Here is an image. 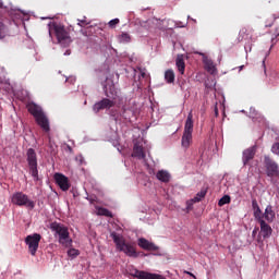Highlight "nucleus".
Instances as JSON below:
<instances>
[{
	"mask_svg": "<svg viewBox=\"0 0 279 279\" xmlns=\"http://www.w3.org/2000/svg\"><path fill=\"white\" fill-rule=\"evenodd\" d=\"M48 32H49L50 38L54 34V36H56L59 45H61V47H69V45H71V43H73V39H71V35L69 34V31L62 24H58V23L49 24Z\"/></svg>",
	"mask_w": 279,
	"mask_h": 279,
	"instance_id": "f257e3e1",
	"label": "nucleus"
},
{
	"mask_svg": "<svg viewBox=\"0 0 279 279\" xmlns=\"http://www.w3.org/2000/svg\"><path fill=\"white\" fill-rule=\"evenodd\" d=\"M110 236L116 243L118 252H123V254L130 258H138V252H136V246H134V244L126 242L125 238L119 235L114 231L111 232Z\"/></svg>",
	"mask_w": 279,
	"mask_h": 279,
	"instance_id": "f03ea898",
	"label": "nucleus"
},
{
	"mask_svg": "<svg viewBox=\"0 0 279 279\" xmlns=\"http://www.w3.org/2000/svg\"><path fill=\"white\" fill-rule=\"evenodd\" d=\"M26 108L28 112L34 117L37 125H39L44 132H49L51 130L49 126V119L40 106L36 105L35 102H29Z\"/></svg>",
	"mask_w": 279,
	"mask_h": 279,
	"instance_id": "7ed1b4c3",
	"label": "nucleus"
},
{
	"mask_svg": "<svg viewBox=\"0 0 279 279\" xmlns=\"http://www.w3.org/2000/svg\"><path fill=\"white\" fill-rule=\"evenodd\" d=\"M50 229L52 230V232H56V234H58L59 243L63 245V247H71L73 240H71V236L69 234V228L60 222H51Z\"/></svg>",
	"mask_w": 279,
	"mask_h": 279,
	"instance_id": "20e7f679",
	"label": "nucleus"
},
{
	"mask_svg": "<svg viewBox=\"0 0 279 279\" xmlns=\"http://www.w3.org/2000/svg\"><path fill=\"white\" fill-rule=\"evenodd\" d=\"M193 112L187 114V119L185 121L184 131L181 140V145L184 149H189L191 147V143H193Z\"/></svg>",
	"mask_w": 279,
	"mask_h": 279,
	"instance_id": "39448f33",
	"label": "nucleus"
},
{
	"mask_svg": "<svg viewBox=\"0 0 279 279\" xmlns=\"http://www.w3.org/2000/svg\"><path fill=\"white\" fill-rule=\"evenodd\" d=\"M26 160L28 162L29 173L35 182H38V156L34 148H28L26 151Z\"/></svg>",
	"mask_w": 279,
	"mask_h": 279,
	"instance_id": "423d86ee",
	"label": "nucleus"
},
{
	"mask_svg": "<svg viewBox=\"0 0 279 279\" xmlns=\"http://www.w3.org/2000/svg\"><path fill=\"white\" fill-rule=\"evenodd\" d=\"M12 204L15 206H25V208H29V210H34L36 207V203L29 199V196L23 192H16L11 197Z\"/></svg>",
	"mask_w": 279,
	"mask_h": 279,
	"instance_id": "0eeeda50",
	"label": "nucleus"
},
{
	"mask_svg": "<svg viewBox=\"0 0 279 279\" xmlns=\"http://www.w3.org/2000/svg\"><path fill=\"white\" fill-rule=\"evenodd\" d=\"M41 239L43 235L39 233H33L25 238V244L27 245L28 252L32 256H36V252H38Z\"/></svg>",
	"mask_w": 279,
	"mask_h": 279,
	"instance_id": "6e6552de",
	"label": "nucleus"
},
{
	"mask_svg": "<svg viewBox=\"0 0 279 279\" xmlns=\"http://www.w3.org/2000/svg\"><path fill=\"white\" fill-rule=\"evenodd\" d=\"M102 88L107 98L113 101L119 99V90L117 89V86H114L113 80L106 78V81L102 83Z\"/></svg>",
	"mask_w": 279,
	"mask_h": 279,
	"instance_id": "1a4fd4ad",
	"label": "nucleus"
},
{
	"mask_svg": "<svg viewBox=\"0 0 279 279\" xmlns=\"http://www.w3.org/2000/svg\"><path fill=\"white\" fill-rule=\"evenodd\" d=\"M264 165L266 167L268 178H275L278 175V163H276L269 156L264 157Z\"/></svg>",
	"mask_w": 279,
	"mask_h": 279,
	"instance_id": "9d476101",
	"label": "nucleus"
},
{
	"mask_svg": "<svg viewBox=\"0 0 279 279\" xmlns=\"http://www.w3.org/2000/svg\"><path fill=\"white\" fill-rule=\"evenodd\" d=\"M116 105V100H112L111 98H104L94 105V110L95 112H99L100 110H110V108H114Z\"/></svg>",
	"mask_w": 279,
	"mask_h": 279,
	"instance_id": "9b49d317",
	"label": "nucleus"
},
{
	"mask_svg": "<svg viewBox=\"0 0 279 279\" xmlns=\"http://www.w3.org/2000/svg\"><path fill=\"white\" fill-rule=\"evenodd\" d=\"M54 182L59 186V189H61V191H69V189H71L69 178L60 172L54 173Z\"/></svg>",
	"mask_w": 279,
	"mask_h": 279,
	"instance_id": "f8f14e48",
	"label": "nucleus"
},
{
	"mask_svg": "<svg viewBox=\"0 0 279 279\" xmlns=\"http://www.w3.org/2000/svg\"><path fill=\"white\" fill-rule=\"evenodd\" d=\"M255 156H256V146L246 148L242 154V161L244 167H247V165H250V161L254 160Z\"/></svg>",
	"mask_w": 279,
	"mask_h": 279,
	"instance_id": "ddd939ff",
	"label": "nucleus"
},
{
	"mask_svg": "<svg viewBox=\"0 0 279 279\" xmlns=\"http://www.w3.org/2000/svg\"><path fill=\"white\" fill-rule=\"evenodd\" d=\"M137 245L138 247H141L142 250H146L147 252H158V246L153 242H149L145 238H140L137 240Z\"/></svg>",
	"mask_w": 279,
	"mask_h": 279,
	"instance_id": "4468645a",
	"label": "nucleus"
},
{
	"mask_svg": "<svg viewBox=\"0 0 279 279\" xmlns=\"http://www.w3.org/2000/svg\"><path fill=\"white\" fill-rule=\"evenodd\" d=\"M262 217L264 221H267V223H274V220L276 219V211H274V206H266L265 213L263 214Z\"/></svg>",
	"mask_w": 279,
	"mask_h": 279,
	"instance_id": "2eb2a0df",
	"label": "nucleus"
},
{
	"mask_svg": "<svg viewBox=\"0 0 279 279\" xmlns=\"http://www.w3.org/2000/svg\"><path fill=\"white\" fill-rule=\"evenodd\" d=\"M258 223L260 226V234L263 239H269L271 236V232H274L271 226H269L265 220H260Z\"/></svg>",
	"mask_w": 279,
	"mask_h": 279,
	"instance_id": "dca6fc26",
	"label": "nucleus"
},
{
	"mask_svg": "<svg viewBox=\"0 0 279 279\" xmlns=\"http://www.w3.org/2000/svg\"><path fill=\"white\" fill-rule=\"evenodd\" d=\"M132 157L138 158V160L145 159V150L143 149V146L134 144Z\"/></svg>",
	"mask_w": 279,
	"mask_h": 279,
	"instance_id": "f3484780",
	"label": "nucleus"
},
{
	"mask_svg": "<svg viewBox=\"0 0 279 279\" xmlns=\"http://www.w3.org/2000/svg\"><path fill=\"white\" fill-rule=\"evenodd\" d=\"M175 66L179 73H181V75H184V71L186 69V63L184 62V58L178 57L175 60Z\"/></svg>",
	"mask_w": 279,
	"mask_h": 279,
	"instance_id": "a211bd4d",
	"label": "nucleus"
},
{
	"mask_svg": "<svg viewBox=\"0 0 279 279\" xmlns=\"http://www.w3.org/2000/svg\"><path fill=\"white\" fill-rule=\"evenodd\" d=\"M156 178L160 182H169V180H171V174H169V172L166 170H159L156 174Z\"/></svg>",
	"mask_w": 279,
	"mask_h": 279,
	"instance_id": "6ab92c4d",
	"label": "nucleus"
},
{
	"mask_svg": "<svg viewBox=\"0 0 279 279\" xmlns=\"http://www.w3.org/2000/svg\"><path fill=\"white\" fill-rule=\"evenodd\" d=\"M239 38L240 40H250L252 38V29L242 28Z\"/></svg>",
	"mask_w": 279,
	"mask_h": 279,
	"instance_id": "aec40b11",
	"label": "nucleus"
},
{
	"mask_svg": "<svg viewBox=\"0 0 279 279\" xmlns=\"http://www.w3.org/2000/svg\"><path fill=\"white\" fill-rule=\"evenodd\" d=\"M165 80L167 84H173V82H175V72H173V70H167L165 72Z\"/></svg>",
	"mask_w": 279,
	"mask_h": 279,
	"instance_id": "412c9836",
	"label": "nucleus"
},
{
	"mask_svg": "<svg viewBox=\"0 0 279 279\" xmlns=\"http://www.w3.org/2000/svg\"><path fill=\"white\" fill-rule=\"evenodd\" d=\"M205 69L211 75H215V72L217 71V68H215V63L211 60L205 61Z\"/></svg>",
	"mask_w": 279,
	"mask_h": 279,
	"instance_id": "4be33fe9",
	"label": "nucleus"
},
{
	"mask_svg": "<svg viewBox=\"0 0 279 279\" xmlns=\"http://www.w3.org/2000/svg\"><path fill=\"white\" fill-rule=\"evenodd\" d=\"M97 215L100 217H110L112 218V211L108 210L107 208L104 207H98L97 208Z\"/></svg>",
	"mask_w": 279,
	"mask_h": 279,
	"instance_id": "5701e85b",
	"label": "nucleus"
},
{
	"mask_svg": "<svg viewBox=\"0 0 279 279\" xmlns=\"http://www.w3.org/2000/svg\"><path fill=\"white\" fill-rule=\"evenodd\" d=\"M206 197V190H203L196 194L194 198H192L190 202L191 204H197L201 199H204Z\"/></svg>",
	"mask_w": 279,
	"mask_h": 279,
	"instance_id": "b1692460",
	"label": "nucleus"
},
{
	"mask_svg": "<svg viewBox=\"0 0 279 279\" xmlns=\"http://www.w3.org/2000/svg\"><path fill=\"white\" fill-rule=\"evenodd\" d=\"M253 215H254V218L256 219V221H264L265 219H263V210H260V207H257V209H254L253 210Z\"/></svg>",
	"mask_w": 279,
	"mask_h": 279,
	"instance_id": "393cba45",
	"label": "nucleus"
},
{
	"mask_svg": "<svg viewBox=\"0 0 279 279\" xmlns=\"http://www.w3.org/2000/svg\"><path fill=\"white\" fill-rule=\"evenodd\" d=\"M119 41L120 43H131L132 41V36H130L128 33H122L119 35Z\"/></svg>",
	"mask_w": 279,
	"mask_h": 279,
	"instance_id": "a878e982",
	"label": "nucleus"
},
{
	"mask_svg": "<svg viewBox=\"0 0 279 279\" xmlns=\"http://www.w3.org/2000/svg\"><path fill=\"white\" fill-rule=\"evenodd\" d=\"M5 36H8V26L0 22V39H3Z\"/></svg>",
	"mask_w": 279,
	"mask_h": 279,
	"instance_id": "bb28decb",
	"label": "nucleus"
},
{
	"mask_svg": "<svg viewBox=\"0 0 279 279\" xmlns=\"http://www.w3.org/2000/svg\"><path fill=\"white\" fill-rule=\"evenodd\" d=\"M230 202H231L230 195H225L219 199L218 206H226V204H230Z\"/></svg>",
	"mask_w": 279,
	"mask_h": 279,
	"instance_id": "cd10ccee",
	"label": "nucleus"
},
{
	"mask_svg": "<svg viewBox=\"0 0 279 279\" xmlns=\"http://www.w3.org/2000/svg\"><path fill=\"white\" fill-rule=\"evenodd\" d=\"M68 256H71L72 258H75V256H80V251H77L75 248H70L68 251Z\"/></svg>",
	"mask_w": 279,
	"mask_h": 279,
	"instance_id": "c85d7f7f",
	"label": "nucleus"
},
{
	"mask_svg": "<svg viewBox=\"0 0 279 279\" xmlns=\"http://www.w3.org/2000/svg\"><path fill=\"white\" fill-rule=\"evenodd\" d=\"M120 21L119 19H113L111 21H109L108 25L109 27H111V29H114V27H117V25H119Z\"/></svg>",
	"mask_w": 279,
	"mask_h": 279,
	"instance_id": "c756f323",
	"label": "nucleus"
},
{
	"mask_svg": "<svg viewBox=\"0 0 279 279\" xmlns=\"http://www.w3.org/2000/svg\"><path fill=\"white\" fill-rule=\"evenodd\" d=\"M271 151H272V154H276L277 156H279V142H277L272 145Z\"/></svg>",
	"mask_w": 279,
	"mask_h": 279,
	"instance_id": "7c9ffc66",
	"label": "nucleus"
},
{
	"mask_svg": "<svg viewBox=\"0 0 279 279\" xmlns=\"http://www.w3.org/2000/svg\"><path fill=\"white\" fill-rule=\"evenodd\" d=\"M269 23H266V27H271V25H274V21H276V17H274V15H270L268 17Z\"/></svg>",
	"mask_w": 279,
	"mask_h": 279,
	"instance_id": "2f4dec72",
	"label": "nucleus"
},
{
	"mask_svg": "<svg viewBox=\"0 0 279 279\" xmlns=\"http://www.w3.org/2000/svg\"><path fill=\"white\" fill-rule=\"evenodd\" d=\"M252 208L253 210L260 208V206H258V201H256V198L252 201Z\"/></svg>",
	"mask_w": 279,
	"mask_h": 279,
	"instance_id": "473e14b6",
	"label": "nucleus"
},
{
	"mask_svg": "<svg viewBox=\"0 0 279 279\" xmlns=\"http://www.w3.org/2000/svg\"><path fill=\"white\" fill-rule=\"evenodd\" d=\"M275 34H276V38H279V28H276Z\"/></svg>",
	"mask_w": 279,
	"mask_h": 279,
	"instance_id": "72a5a7b5",
	"label": "nucleus"
},
{
	"mask_svg": "<svg viewBox=\"0 0 279 279\" xmlns=\"http://www.w3.org/2000/svg\"><path fill=\"white\" fill-rule=\"evenodd\" d=\"M189 276H192L193 279H197V277H195V275H193L192 272L187 271L186 272Z\"/></svg>",
	"mask_w": 279,
	"mask_h": 279,
	"instance_id": "f704fd0d",
	"label": "nucleus"
},
{
	"mask_svg": "<svg viewBox=\"0 0 279 279\" xmlns=\"http://www.w3.org/2000/svg\"><path fill=\"white\" fill-rule=\"evenodd\" d=\"M84 23H85L84 21H80L78 25L82 27V25H84Z\"/></svg>",
	"mask_w": 279,
	"mask_h": 279,
	"instance_id": "c9c22d12",
	"label": "nucleus"
},
{
	"mask_svg": "<svg viewBox=\"0 0 279 279\" xmlns=\"http://www.w3.org/2000/svg\"><path fill=\"white\" fill-rule=\"evenodd\" d=\"M215 113H216V117L219 114V110L217 108L215 109Z\"/></svg>",
	"mask_w": 279,
	"mask_h": 279,
	"instance_id": "e433bc0d",
	"label": "nucleus"
},
{
	"mask_svg": "<svg viewBox=\"0 0 279 279\" xmlns=\"http://www.w3.org/2000/svg\"><path fill=\"white\" fill-rule=\"evenodd\" d=\"M243 66H244V65L239 66L240 71H243Z\"/></svg>",
	"mask_w": 279,
	"mask_h": 279,
	"instance_id": "4c0bfd02",
	"label": "nucleus"
},
{
	"mask_svg": "<svg viewBox=\"0 0 279 279\" xmlns=\"http://www.w3.org/2000/svg\"><path fill=\"white\" fill-rule=\"evenodd\" d=\"M142 77H145V73H142Z\"/></svg>",
	"mask_w": 279,
	"mask_h": 279,
	"instance_id": "58836bf2",
	"label": "nucleus"
},
{
	"mask_svg": "<svg viewBox=\"0 0 279 279\" xmlns=\"http://www.w3.org/2000/svg\"><path fill=\"white\" fill-rule=\"evenodd\" d=\"M253 234H256V230L253 231Z\"/></svg>",
	"mask_w": 279,
	"mask_h": 279,
	"instance_id": "ea45409f",
	"label": "nucleus"
}]
</instances>
